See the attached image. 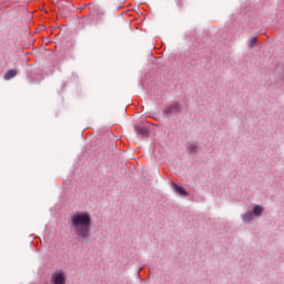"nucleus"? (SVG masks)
I'll return each mask as SVG.
<instances>
[{
  "instance_id": "1",
  "label": "nucleus",
  "mask_w": 284,
  "mask_h": 284,
  "mask_svg": "<svg viewBox=\"0 0 284 284\" xmlns=\"http://www.w3.org/2000/svg\"><path fill=\"white\" fill-rule=\"evenodd\" d=\"M70 227L80 243L92 236V215L78 211L71 215Z\"/></svg>"
},
{
  "instance_id": "2",
  "label": "nucleus",
  "mask_w": 284,
  "mask_h": 284,
  "mask_svg": "<svg viewBox=\"0 0 284 284\" xmlns=\"http://www.w3.org/2000/svg\"><path fill=\"white\" fill-rule=\"evenodd\" d=\"M182 110L181 103L174 102L163 110V114H165V116H174V114H181Z\"/></svg>"
},
{
  "instance_id": "3",
  "label": "nucleus",
  "mask_w": 284,
  "mask_h": 284,
  "mask_svg": "<svg viewBox=\"0 0 284 284\" xmlns=\"http://www.w3.org/2000/svg\"><path fill=\"white\" fill-rule=\"evenodd\" d=\"M52 284H65V274L63 272H55L51 277Z\"/></svg>"
},
{
  "instance_id": "4",
  "label": "nucleus",
  "mask_w": 284,
  "mask_h": 284,
  "mask_svg": "<svg viewBox=\"0 0 284 284\" xmlns=\"http://www.w3.org/2000/svg\"><path fill=\"white\" fill-rule=\"evenodd\" d=\"M173 190L180 194V196H190V193L185 190V187L174 183L173 184Z\"/></svg>"
},
{
  "instance_id": "5",
  "label": "nucleus",
  "mask_w": 284,
  "mask_h": 284,
  "mask_svg": "<svg viewBox=\"0 0 284 284\" xmlns=\"http://www.w3.org/2000/svg\"><path fill=\"white\" fill-rule=\"evenodd\" d=\"M135 132L140 134V136H149L150 130L145 126L135 125Z\"/></svg>"
},
{
  "instance_id": "6",
  "label": "nucleus",
  "mask_w": 284,
  "mask_h": 284,
  "mask_svg": "<svg viewBox=\"0 0 284 284\" xmlns=\"http://www.w3.org/2000/svg\"><path fill=\"white\" fill-rule=\"evenodd\" d=\"M17 74H18L17 70L10 69V70H8V71L6 72V74H4V80H6V81H10V79H14V77H17Z\"/></svg>"
},
{
  "instance_id": "7",
  "label": "nucleus",
  "mask_w": 284,
  "mask_h": 284,
  "mask_svg": "<svg viewBox=\"0 0 284 284\" xmlns=\"http://www.w3.org/2000/svg\"><path fill=\"white\" fill-rule=\"evenodd\" d=\"M243 221L244 223H252V221H254V214L252 212H246L244 215H243Z\"/></svg>"
},
{
  "instance_id": "8",
  "label": "nucleus",
  "mask_w": 284,
  "mask_h": 284,
  "mask_svg": "<svg viewBox=\"0 0 284 284\" xmlns=\"http://www.w3.org/2000/svg\"><path fill=\"white\" fill-rule=\"evenodd\" d=\"M253 216H262L263 215V206L261 205H255L253 207Z\"/></svg>"
},
{
  "instance_id": "9",
  "label": "nucleus",
  "mask_w": 284,
  "mask_h": 284,
  "mask_svg": "<svg viewBox=\"0 0 284 284\" xmlns=\"http://www.w3.org/2000/svg\"><path fill=\"white\" fill-rule=\"evenodd\" d=\"M186 150L190 154H196V152H199V145L191 143Z\"/></svg>"
},
{
  "instance_id": "10",
  "label": "nucleus",
  "mask_w": 284,
  "mask_h": 284,
  "mask_svg": "<svg viewBox=\"0 0 284 284\" xmlns=\"http://www.w3.org/2000/svg\"><path fill=\"white\" fill-rule=\"evenodd\" d=\"M256 43H258V40L256 38H252L248 44V48H254V45H256Z\"/></svg>"
},
{
  "instance_id": "11",
  "label": "nucleus",
  "mask_w": 284,
  "mask_h": 284,
  "mask_svg": "<svg viewBox=\"0 0 284 284\" xmlns=\"http://www.w3.org/2000/svg\"><path fill=\"white\" fill-rule=\"evenodd\" d=\"M154 154H156V149H154Z\"/></svg>"
}]
</instances>
